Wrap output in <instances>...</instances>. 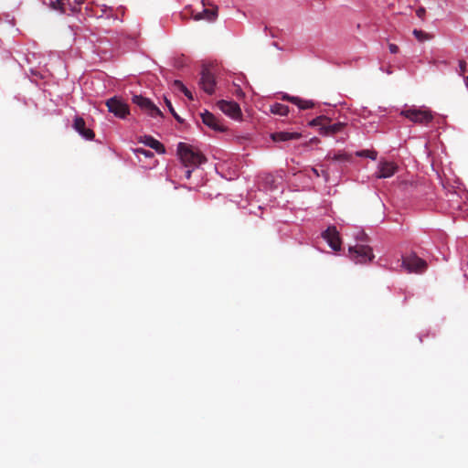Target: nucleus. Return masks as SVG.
Returning a JSON list of instances; mask_svg holds the SVG:
<instances>
[{
  "instance_id": "obj_1",
  "label": "nucleus",
  "mask_w": 468,
  "mask_h": 468,
  "mask_svg": "<svg viewBox=\"0 0 468 468\" xmlns=\"http://www.w3.org/2000/svg\"><path fill=\"white\" fill-rule=\"evenodd\" d=\"M177 154L185 167L196 168L207 161L205 155L186 143H179Z\"/></svg>"
},
{
  "instance_id": "obj_2",
  "label": "nucleus",
  "mask_w": 468,
  "mask_h": 468,
  "mask_svg": "<svg viewBox=\"0 0 468 468\" xmlns=\"http://www.w3.org/2000/svg\"><path fill=\"white\" fill-rule=\"evenodd\" d=\"M400 114L410 121L422 125H427L433 120L431 111L415 107L402 110Z\"/></svg>"
},
{
  "instance_id": "obj_3",
  "label": "nucleus",
  "mask_w": 468,
  "mask_h": 468,
  "mask_svg": "<svg viewBox=\"0 0 468 468\" xmlns=\"http://www.w3.org/2000/svg\"><path fill=\"white\" fill-rule=\"evenodd\" d=\"M350 258L356 263H367L374 259L372 248L367 245H356L349 248Z\"/></svg>"
},
{
  "instance_id": "obj_4",
  "label": "nucleus",
  "mask_w": 468,
  "mask_h": 468,
  "mask_svg": "<svg viewBox=\"0 0 468 468\" xmlns=\"http://www.w3.org/2000/svg\"><path fill=\"white\" fill-rule=\"evenodd\" d=\"M132 101L151 117L163 116L159 108L156 107L148 98L143 97L142 95H133Z\"/></svg>"
},
{
  "instance_id": "obj_5",
  "label": "nucleus",
  "mask_w": 468,
  "mask_h": 468,
  "mask_svg": "<svg viewBox=\"0 0 468 468\" xmlns=\"http://www.w3.org/2000/svg\"><path fill=\"white\" fill-rule=\"evenodd\" d=\"M402 266L406 268L409 272L422 273L426 271L428 264L424 260L412 254L403 259Z\"/></svg>"
},
{
  "instance_id": "obj_6",
  "label": "nucleus",
  "mask_w": 468,
  "mask_h": 468,
  "mask_svg": "<svg viewBox=\"0 0 468 468\" xmlns=\"http://www.w3.org/2000/svg\"><path fill=\"white\" fill-rule=\"evenodd\" d=\"M106 106L110 112L113 113L116 117L121 119L126 118V116L130 113L129 106L117 97L109 99L106 101Z\"/></svg>"
},
{
  "instance_id": "obj_7",
  "label": "nucleus",
  "mask_w": 468,
  "mask_h": 468,
  "mask_svg": "<svg viewBox=\"0 0 468 468\" xmlns=\"http://www.w3.org/2000/svg\"><path fill=\"white\" fill-rule=\"evenodd\" d=\"M218 107L221 112L232 119L239 120L242 116L240 107L235 101L221 100L218 101Z\"/></svg>"
},
{
  "instance_id": "obj_8",
  "label": "nucleus",
  "mask_w": 468,
  "mask_h": 468,
  "mask_svg": "<svg viewBox=\"0 0 468 468\" xmlns=\"http://www.w3.org/2000/svg\"><path fill=\"white\" fill-rule=\"evenodd\" d=\"M199 85L207 94H213L215 92V77L208 69H204L202 70Z\"/></svg>"
},
{
  "instance_id": "obj_9",
  "label": "nucleus",
  "mask_w": 468,
  "mask_h": 468,
  "mask_svg": "<svg viewBox=\"0 0 468 468\" xmlns=\"http://www.w3.org/2000/svg\"><path fill=\"white\" fill-rule=\"evenodd\" d=\"M322 236L334 250H340L341 239L339 237V232L335 226L328 227L327 229L323 232Z\"/></svg>"
},
{
  "instance_id": "obj_10",
  "label": "nucleus",
  "mask_w": 468,
  "mask_h": 468,
  "mask_svg": "<svg viewBox=\"0 0 468 468\" xmlns=\"http://www.w3.org/2000/svg\"><path fill=\"white\" fill-rule=\"evenodd\" d=\"M378 169V178H388L396 174L398 171V165L393 162L380 161Z\"/></svg>"
},
{
  "instance_id": "obj_11",
  "label": "nucleus",
  "mask_w": 468,
  "mask_h": 468,
  "mask_svg": "<svg viewBox=\"0 0 468 468\" xmlns=\"http://www.w3.org/2000/svg\"><path fill=\"white\" fill-rule=\"evenodd\" d=\"M202 122L211 129L218 132L226 130L225 126L211 112L206 111L201 113Z\"/></svg>"
},
{
  "instance_id": "obj_12",
  "label": "nucleus",
  "mask_w": 468,
  "mask_h": 468,
  "mask_svg": "<svg viewBox=\"0 0 468 468\" xmlns=\"http://www.w3.org/2000/svg\"><path fill=\"white\" fill-rule=\"evenodd\" d=\"M73 127L83 138L87 140H92L95 136L94 132L91 129L86 128L85 121L82 117L78 116L75 118Z\"/></svg>"
},
{
  "instance_id": "obj_13",
  "label": "nucleus",
  "mask_w": 468,
  "mask_h": 468,
  "mask_svg": "<svg viewBox=\"0 0 468 468\" xmlns=\"http://www.w3.org/2000/svg\"><path fill=\"white\" fill-rule=\"evenodd\" d=\"M282 100L295 104L300 110L312 109L315 105L314 102L311 100H303L300 97L290 96L288 94H284L282 96Z\"/></svg>"
},
{
  "instance_id": "obj_14",
  "label": "nucleus",
  "mask_w": 468,
  "mask_h": 468,
  "mask_svg": "<svg viewBox=\"0 0 468 468\" xmlns=\"http://www.w3.org/2000/svg\"><path fill=\"white\" fill-rule=\"evenodd\" d=\"M271 137L273 142L279 143L300 139L302 137V134L296 132H276L271 133Z\"/></svg>"
},
{
  "instance_id": "obj_15",
  "label": "nucleus",
  "mask_w": 468,
  "mask_h": 468,
  "mask_svg": "<svg viewBox=\"0 0 468 468\" xmlns=\"http://www.w3.org/2000/svg\"><path fill=\"white\" fill-rule=\"evenodd\" d=\"M143 142L145 145L155 150L159 154H164L165 152V146L152 136H144V140Z\"/></svg>"
},
{
  "instance_id": "obj_16",
  "label": "nucleus",
  "mask_w": 468,
  "mask_h": 468,
  "mask_svg": "<svg viewBox=\"0 0 468 468\" xmlns=\"http://www.w3.org/2000/svg\"><path fill=\"white\" fill-rule=\"evenodd\" d=\"M344 127H345L344 122H335V123L328 122L326 124V127L324 128V132H322V135H324V136L334 135V134L341 132Z\"/></svg>"
},
{
  "instance_id": "obj_17",
  "label": "nucleus",
  "mask_w": 468,
  "mask_h": 468,
  "mask_svg": "<svg viewBox=\"0 0 468 468\" xmlns=\"http://www.w3.org/2000/svg\"><path fill=\"white\" fill-rule=\"evenodd\" d=\"M328 122H330V119L327 118L326 116L321 115V116H318L316 118L313 119L309 122V125L310 126H319L320 127L319 133H320V134H322V132H324V128L326 127V124Z\"/></svg>"
},
{
  "instance_id": "obj_18",
  "label": "nucleus",
  "mask_w": 468,
  "mask_h": 468,
  "mask_svg": "<svg viewBox=\"0 0 468 468\" xmlns=\"http://www.w3.org/2000/svg\"><path fill=\"white\" fill-rule=\"evenodd\" d=\"M218 16V9H204L202 13H198L196 16V19L199 20L206 18L208 21H214Z\"/></svg>"
},
{
  "instance_id": "obj_19",
  "label": "nucleus",
  "mask_w": 468,
  "mask_h": 468,
  "mask_svg": "<svg viewBox=\"0 0 468 468\" xmlns=\"http://www.w3.org/2000/svg\"><path fill=\"white\" fill-rule=\"evenodd\" d=\"M271 112L273 114L286 116L289 113V107L282 103H275L271 106Z\"/></svg>"
},
{
  "instance_id": "obj_20",
  "label": "nucleus",
  "mask_w": 468,
  "mask_h": 468,
  "mask_svg": "<svg viewBox=\"0 0 468 468\" xmlns=\"http://www.w3.org/2000/svg\"><path fill=\"white\" fill-rule=\"evenodd\" d=\"M327 157L332 158V160L337 162H350L352 160V155L346 152H339L337 154H335L333 156L328 154Z\"/></svg>"
},
{
  "instance_id": "obj_21",
  "label": "nucleus",
  "mask_w": 468,
  "mask_h": 468,
  "mask_svg": "<svg viewBox=\"0 0 468 468\" xmlns=\"http://www.w3.org/2000/svg\"><path fill=\"white\" fill-rule=\"evenodd\" d=\"M468 72V65L465 60L459 61V70L458 73L460 76L463 77L466 87H468V76L466 73Z\"/></svg>"
},
{
  "instance_id": "obj_22",
  "label": "nucleus",
  "mask_w": 468,
  "mask_h": 468,
  "mask_svg": "<svg viewBox=\"0 0 468 468\" xmlns=\"http://www.w3.org/2000/svg\"><path fill=\"white\" fill-rule=\"evenodd\" d=\"M412 33H413L414 37L420 42H424L426 40H430V39L432 38L431 35H430L429 33H426V32H424L422 30L414 29Z\"/></svg>"
},
{
  "instance_id": "obj_23",
  "label": "nucleus",
  "mask_w": 468,
  "mask_h": 468,
  "mask_svg": "<svg viewBox=\"0 0 468 468\" xmlns=\"http://www.w3.org/2000/svg\"><path fill=\"white\" fill-rule=\"evenodd\" d=\"M356 155L359 156V157H367L372 160H376L377 156H378V153L374 150H361V151H357L356 153Z\"/></svg>"
},
{
  "instance_id": "obj_24",
  "label": "nucleus",
  "mask_w": 468,
  "mask_h": 468,
  "mask_svg": "<svg viewBox=\"0 0 468 468\" xmlns=\"http://www.w3.org/2000/svg\"><path fill=\"white\" fill-rule=\"evenodd\" d=\"M67 0H55L50 3V7L54 10H59L61 12L65 11Z\"/></svg>"
},
{
  "instance_id": "obj_25",
  "label": "nucleus",
  "mask_w": 468,
  "mask_h": 468,
  "mask_svg": "<svg viewBox=\"0 0 468 468\" xmlns=\"http://www.w3.org/2000/svg\"><path fill=\"white\" fill-rule=\"evenodd\" d=\"M165 104L169 110V112L173 114V116L178 121V122H182L181 118L177 115V113L176 112L171 101L169 100H167L165 98Z\"/></svg>"
},
{
  "instance_id": "obj_26",
  "label": "nucleus",
  "mask_w": 468,
  "mask_h": 468,
  "mask_svg": "<svg viewBox=\"0 0 468 468\" xmlns=\"http://www.w3.org/2000/svg\"><path fill=\"white\" fill-rule=\"evenodd\" d=\"M312 171L315 176L319 177L322 175L326 181L328 180L329 175L325 170L322 169L321 171H319L317 168L314 167L312 168Z\"/></svg>"
},
{
  "instance_id": "obj_27",
  "label": "nucleus",
  "mask_w": 468,
  "mask_h": 468,
  "mask_svg": "<svg viewBox=\"0 0 468 468\" xmlns=\"http://www.w3.org/2000/svg\"><path fill=\"white\" fill-rule=\"evenodd\" d=\"M136 152L138 154H144L145 157H153L154 156V154L151 151L145 150V149H143V148L137 149Z\"/></svg>"
},
{
  "instance_id": "obj_28",
  "label": "nucleus",
  "mask_w": 468,
  "mask_h": 468,
  "mask_svg": "<svg viewBox=\"0 0 468 468\" xmlns=\"http://www.w3.org/2000/svg\"><path fill=\"white\" fill-rule=\"evenodd\" d=\"M425 14H426V10L424 7H419L417 10H416V15L418 17L423 19L424 16H425Z\"/></svg>"
},
{
  "instance_id": "obj_29",
  "label": "nucleus",
  "mask_w": 468,
  "mask_h": 468,
  "mask_svg": "<svg viewBox=\"0 0 468 468\" xmlns=\"http://www.w3.org/2000/svg\"><path fill=\"white\" fill-rule=\"evenodd\" d=\"M388 49H389L390 53H392V54H397L399 51V47L393 43H390L388 45Z\"/></svg>"
},
{
  "instance_id": "obj_30",
  "label": "nucleus",
  "mask_w": 468,
  "mask_h": 468,
  "mask_svg": "<svg viewBox=\"0 0 468 468\" xmlns=\"http://www.w3.org/2000/svg\"><path fill=\"white\" fill-rule=\"evenodd\" d=\"M173 86L176 88L177 90H181V89L184 88V84L181 80H176L173 82Z\"/></svg>"
},
{
  "instance_id": "obj_31",
  "label": "nucleus",
  "mask_w": 468,
  "mask_h": 468,
  "mask_svg": "<svg viewBox=\"0 0 468 468\" xmlns=\"http://www.w3.org/2000/svg\"><path fill=\"white\" fill-rule=\"evenodd\" d=\"M187 169L185 170V177L186 179H189L191 177V174L194 168L190 169L189 167H186Z\"/></svg>"
},
{
  "instance_id": "obj_32",
  "label": "nucleus",
  "mask_w": 468,
  "mask_h": 468,
  "mask_svg": "<svg viewBox=\"0 0 468 468\" xmlns=\"http://www.w3.org/2000/svg\"><path fill=\"white\" fill-rule=\"evenodd\" d=\"M184 94L189 99V100H193V95H192V92L189 90H186V91L184 92Z\"/></svg>"
},
{
  "instance_id": "obj_33",
  "label": "nucleus",
  "mask_w": 468,
  "mask_h": 468,
  "mask_svg": "<svg viewBox=\"0 0 468 468\" xmlns=\"http://www.w3.org/2000/svg\"><path fill=\"white\" fill-rule=\"evenodd\" d=\"M186 90H188V89L184 85V88L181 89V91L184 93L186 91Z\"/></svg>"
}]
</instances>
